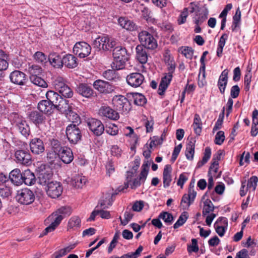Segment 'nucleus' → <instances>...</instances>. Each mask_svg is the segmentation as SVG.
Instances as JSON below:
<instances>
[{
	"mask_svg": "<svg viewBox=\"0 0 258 258\" xmlns=\"http://www.w3.org/2000/svg\"><path fill=\"white\" fill-rule=\"evenodd\" d=\"M110 152L112 155L116 157L121 156L122 150L117 145H113L110 148Z\"/></svg>",
	"mask_w": 258,
	"mask_h": 258,
	"instance_id": "774afa93",
	"label": "nucleus"
},
{
	"mask_svg": "<svg viewBox=\"0 0 258 258\" xmlns=\"http://www.w3.org/2000/svg\"><path fill=\"white\" fill-rule=\"evenodd\" d=\"M76 91L82 96L89 98L94 94V91L91 86L87 84L81 83L76 88Z\"/></svg>",
	"mask_w": 258,
	"mask_h": 258,
	"instance_id": "aec40b11",
	"label": "nucleus"
},
{
	"mask_svg": "<svg viewBox=\"0 0 258 258\" xmlns=\"http://www.w3.org/2000/svg\"><path fill=\"white\" fill-rule=\"evenodd\" d=\"M118 23L121 27L128 31H133L137 29V26L133 21L124 17L119 18Z\"/></svg>",
	"mask_w": 258,
	"mask_h": 258,
	"instance_id": "c85d7f7f",
	"label": "nucleus"
},
{
	"mask_svg": "<svg viewBox=\"0 0 258 258\" xmlns=\"http://www.w3.org/2000/svg\"><path fill=\"white\" fill-rule=\"evenodd\" d=\"M145 80L144 76L139 73H133L126 76V82L131 87L137 88L140 87Z\"/></svg>",
	"mask_w": 258,
	"mask_h": 258,
	"instance_id": "ddd939ff",
	"label": "nucleus"
},
{
	"mask_svg": "<svg viewBox=\"0 0 258 258\" xmlns=\"http://www.w3.org/2000/svg\"><path fill=\"white\" fill-rule=\"evenodd\" d=\"M34 57L36 61L42 64H45L47 61V56L40 51L36 52L34 55Z\"/></svg>",
	"mask_w": 258,
	"mask_h": 258,
	"instance_id": "6e6d98bb",
	"label": "nucleus"
},
{
	"mask_svg": "<svg viewBox=\"0 0 258 258\" xmlns=\"http://www.w3.org/2000/svg\"><path fill=\"white\" fill-rule=\"evenodd\" d=\"M99 113L102 115L112 120H117L119 117L116 111L108 106H102L99 110Z\"/></svg>",
	"mask_w": 258,
	"mask_h": 258,
	"instance_id": "a878e982",
	"label": "nucleus"
},
{
	"mask_svg": "<svg viewBox=\"0 0 258 258\" xmlns=\"http://www.w3.org/2000/svg\"><path fill=\"white\" fill-rule=\"evenodd\" d=\"M105 131L110 135L115 136L118 134V129L117 126L113 124L106 127Z\"/></svg>",
	"mask_w": 258,
	"mask_h": 258,
	"instance_id": "338daca9",
	"label": "nucleus"
},
{
	"mask_svg": "<svg viewBox=\"0 0 258 258\" xmlns=\"http://www.w3.org/2000/svg\"><path fill=\"white\" fill-rule=\"evenodd\" d=\"M229 71L225 69L221 74L217 83V86L219 89L220 92L224 94L225 89L228 83Z\"/></svg>",
	"mask_w": 258,
	"mask_h": 258,
	"instance_id": "412c9836",
	"label": "nucleus"
},
{
	"mask_svg": "<svg viewBox=\"0 0 258 258\" xmlns=\"http://www.w3.org/2000/svg\"><path fill=\"white\" fill-rule=\"evenodd\" d=\"M187 217V213L186 212L182 213L177 221L174 224V228L176 229L182 226L186 222Z\"/></svg>",
	"mask_w": 258,
	"mask_h": 258,
	"instance_id": "4d7b16f0",
	"label": "nucleus"
},
{
	"mask_svg": "<svg viewBox=\"0 0 258 258\" xmlns=\"http://www.w3.org/2000/svg\"><path fill=\"white\" fill-rule=\"evenodd\" d=\"M9 178L11 182L15 185H20L23 183L22 173L18 168L13 170L10 173Z\"/></svg>",
	"mask_w": 258,
	"mask_h": 258,
	"instance_id": "393cba45",
	"label": "nucleus"
},
{
	"mask_svg": "<svg viewBox=\"0 0 258 258\" xmlns=\"http://www.w3.org/2000/svg\"><path fill=\"white\" fill-rule=\"evenodd\" d=\"M192 127L195 133L197 135H200L202 129V122L200 115L198 114L195 115Z\"/></svg>",
	"mask_w": 258,
	"mask_h": 258,
	"instance_id": "58836bf2",
	"label": "nucleus"
},
{
	"mask_svg": "<svg viewBox=\"0 0 258 258\" xmlns=\"http://www.w3.org/2000/svg\"><path fill=\"white\" fill-rule=\"evenodd\" d=\"M80 123L72 122L66 128V135L71 144H76L82 138L81 130L78 126Z\"/></svg>",
	"mask_w": 258,
	"mask_h": 258,
	"instance_id": "7ed1b4c3",
	"label": "nucleus"
},
{
	"mask_svg": "<svg viewBox=\"0 0 258 258\" xmlns=\"http://www.w3.org/2000/svg\"><path fill=\"white\" fill-rule=\"evenodd\" d=\"M143 249V246H140L135 252H129L122 255V258H138L140 255Z\"/></svg>",
	"mask_w": 258,
	"mask_h": 258,
	"instance_id": "13d9d810",
	"label": "nucleus"
},
{
	"mask_svg": "<svg viewBox=\"0 0 258 258\" xmlns=\"http://www.w3.org/2000/svg\"><path fill=\"white\" fill-rule=\"evenodd\" d=\"M15 157L17 163L26 165L31 164V156L27 151L18 150L15 152Z\"/></svg>",
	"mask_w": 258,
	"mask_h": 258,
	"instance_id": "4468645a",
	"label": "nucleus"
},
{
	"mask_svg": "<svg viewBox=\"0 0 258 258\" xmlns=\"http://www.w3.org/2000/svg\"><path fill=\"white\" fill-rule=\"evenodd\" d=\"M29 146L32 153L36 155H39L43 153L45 150L43 141L38 138L32 139L30 142Z\"/></svg>",
	"mask_w": 258,
	"mask_h": 258,
	"instance_id": "dca6fc26",
	"label": "nucleus"
},
{
	"mask_svg": "<svg viewBox=\"0 0 258 258\" xmlns=\"http://www.w3.org/2000/svg\"><path fill=\"white\" fill-rule=\"evenodd\" d=\"M159 218L162 219L167 225L171 224L174 220L172 215L167 212H161Z\"/></svg>",
	"mask_w": 258,
	"mask_h": 258,
	"instance_id": "3c124183",
	"label": "nucleus"
},
{
	"mask_svg": "<svg viewBox=\"0 0 258 258\" xmlns=\"http://www.w3.org/2000/svg\"><path fill=\"white\" fill-rule=\"evenodd\" d=\"M86 182L87 179L85 176L77 175L73 177L72 184L77 188H82Z\"/></svg>",
	"mask_w": 258,
	"mask_h": 258,
	"instance_id": "a19ab883",
	"label": "nucleus"
},
{
	"mask_svg": "<svg viewBox=\"0 0 258 258\" xmlns=\"http://www.w3.org/2000/svg\"><path fill=\"white\" fill-rule=\"evenodd\" d=\"M16 199L22 205H29L34 202L35 196L32 190L24 188L17 191Z\"/></svg>",
	"mask_w": 258,
	"mask_h": 258,
	"instance_id": "f03ea898",
	"label": "nucleus"
},
{
	"mask_svg": "<svg viewBox=\"0 0 258 258\" xmlns=\"http://www.w3.org/2000/svg\"><path fill=\"white\" fill-rule=\"evenodd\" d=\"M87 124L89 129L96 136L101 135L104 131V126L102 122L95 118L89 119Z\"/></svg>",
	"mask_w": 258,
	"mask_h": 258,
	"instance_id": "f8f14e48",
	"label": "nucleus"
},
{
	"mask_svg": "<svg viewBox=\"0 0 258 258\" xmlns=\"http://www.w3.org/2000/svg\"><path fill=\"white\" fill-rule=\"evenodd\" d=\"M50 145L55 153H58L63 148L60 145L59 142L56 139H52L50 141Z\"/></svg>",
	"mask_w": 258,
	"mask_h": 258,
	"instance_id": "680f3d73",
	"label": "nucleus"
},
{
	"mask_svg": "<svg viewBox=\"0 0 258 258\" xmlns=\"http://www.w3.org/2000/svg\"><path fill=\"white\" fill-rule=\"evenodd\" d=\"M19 131L22 135L27 137L29 135L30 129L29 126L25 121H21L18 124Z\"/></svg>",
	"mask_w": 258,
	"mask_h": 258,
	"instance_id": "8fccbe9b",
	"label": "nucleus"
},
{
	"mask_svg": "<svg viewBox=\"0 0 258 258\" xmlns=\"http://www.w3.org/2000/svg\"><path fill=\"white\" fill-rule=\"evenodd\" d=\"M29 118L35 124H42L45 119V116L37 111L31 112L29 114Z\"/></svg>",
	"mask_w": 258,
	"mask_h": 258,
	"instance_id": "72a5a7b5",
	"label": "nucleus"
},
{
	"mask_svg": "<svg viewBox=\"0 0 258 258\" xmlns=\"http://www.w3.org/2000/svg\"><path fill=\"white\" fill-rule=\"evenodd\" d=\"M72 213L71 208L69 206H62L57 209L55 212V215L61 216L62 218L69 216Z\"/></svg>",
	"mask_w": 258,
	"mask_h": 258,
	"instance_id": "37998d69",
	"label": "nucleus"
},
{
	"mask_svg": "<svg viewBox=\"0 0 258 258\" xmlns=\"http://www.w3.org/2000/svg\"><path fill=\"white\" fill-rule=\"evenodd\" d=\"M112 104L116 110L126 112L129 109L128 100L124 96L116 95L112 99Z\"/></svg>",
	"mask_w": 258,
	"mask_h": 258,
	"instance_id": "9d476101",
	"label": "nucleus"
},
{
	"mask_svg": "<svg viewBox=\"0 0 258 258\" xmlns=\"http://www.w3.org/2000/svg\"><path fill=\"white\" fill-rule=\"evenodd\" d=\"M57 154L61 161L66 164L70 163L74 159L73 152L70 148L63 147Z\"/></svg>",
	"mask_w": 258,
	"mask_h": 258,
	"instance_id": "4be33fe9",
	"label": "nucleus"
},
{
	"mask_svg": "<svg viewBox=\"0 0 258 258\" xmlns=\"http://www.w3.org/2000/svg\"><path fill=\"white\" fill-rule=\"evenodd\" d=\"M94 88L102 93H110L114 91V87L108 82L97 80L93 83Z\"/></svg>",
	"mask_w": 258,
	"mask_h": 258,
	"instance_id": "2eb2a0df",
	"label": "nucleus"
},
{
	"mask_svg": "<svg viewBox=\"0 0 258 258\" xmlns=\"http://www.w3.org/2000/svg\"><path fill=\"white\" fill-rule=\"evenodd\" d=\"M178 52L187 59H191L192 58L194 50L190 47L182 46L178 49Z\"/></svg>",
	"mask_w": 258,
	"mask_h": 258,
	"instance_id": "c03bdc74",
	"label": "nucleus"
},
{
	"mask_svg": "<svg viewBox=\"0 0 258 258\" xmlns=\"http://www.w3.org/2000/svg\"><path fill=\"white\" fill-rule=\"evenodd\" d=\"M30 79L31 82L35 85L42 88H46L47 87V84L45 81L38 76H30Z\"/></svg>",
	"mask_w": 258,
	"mask_h": 258,
	"instance_id": "09e8293b",
	"label": "nucleus"
},
{
	"mask_svg": "<svg viewBox=\"0 0 258 258\" xmlns=\"http://www.w3.org/2000/svg\"><path fill=\"white\" fill-rule=\"evenodd\" d=\"M252 123L250 131V134L252 137H255L258 134V110L255 109L252 114Z\"/></svg>",
	"mask_w": 258,
	"mask_h": 258,
	"instance_id": "e433bc0d",
	"label": "nucleus"
},
{
	"mask_svg": "<svg viewBox=\"0 0 258 258\" xmlns=\"http://www.w3.org/2000/svg\"><path fill=\"white\" fill-rule=\"evenodd\" d=\"M91 46L85 42H79L76 43L73 48V52L81 58L88 56L91 52Z\"/></svg>",
	"mask_w": 258,
	"mask_h": 258,
	"instance_id": "1a4fd4ad",
	"label": "nucleus"
},
{
	"mask_svg": "<svg viewBox=\"0 0 258 258\" xmlns=\"http://www.w3.org/2000/svg\"><path fill=\"white\" fill-rule=\"evenodd\" d=\"M172 167L170 165H166L163 172V183L164 188H167L170 185L172 181Z\"/></svg>",
	"mask_w": 258,
	"mask_h": 258,
	"instance_id": "bb28decb",
	"label": "nucleus"
},
{
	"mask_svg": "<svg viewBox=\"0 0 258 258\" xmlns=\"http://www.w3.org/2000/svg\"><path fill=\"white\" fill-rule=\"evenodd\" d=\"M214 207L213 203L210 200H206L204 202V207L203 209V215L204 216L209 214L214 210Z\"/></svg>",
	"mask_w": 258,
	"mask_h": 258,
	"instance_id": "603ef678",
	"label": "nucleus"
},
{
	"mask_svg": "<svg viewBox=\"0 0 258 258\" xmlns=\"http://www.w3.org/2000/svg\"><path fill=\"white\" fill-rule=\"evenodd\" d=\"M62 190V185L57 181H51L47 185V194L53 199L59 197L61 195Z\"/></svg>",
	"mask_w": 258,
	"mask_h": 258,
	"instance_id": "6e6552de",
	"label": "nucleus"
},
{
	"mask_svg": "<svg viewBox=\"0 0 258 258\" xmlns=\"http://www.w3.org/2000/svg\"><path fill=\"white\" fill-rule=\"evenodd\" d=\"M112 55L113 68L117 70L123 69L130 57V54L127 52L126 49L121 46L115 47L113 49Z\"/></svg>",
	"mask_w": 258,
	"mask_h": 258,
	"instance_id": "f257e3e1",
	"label": "nucleus"
},
{
	"mask_svg": "<svg viewBox=\"0 0 258 258\" xmlns=\"http://www.w3.org/2000/svg\"><path fill=\"white\" fill-rule=\"evenodd\" d=\"M172 77V75H169L166 73L165 76L161 79L158 88V93L159 95H162L164 94L170 84Z\"/></svg>",
	"mask_w": 258,
	"mask_h": 258,
	"instance_id": "c756f323",
	"label": "nucleus"
},
{
	"mask_svg": "<svg viewBox=\"0 0 258 258\" xmlns=\"http://www.w3.org/2000/svg\"><path fill=\"white\" fill-rule=\"evenodd\" d=\"M76 246V244H71L69 245L60 249L59 251L55 252L52 256V258H60L69 252H71V250L74 249Z\"/></svg>",
	"mask_w": 258,
	"mask_h": 258,
	"instance_id": "4c0bfd02",
	"label": "nucleus"
},
{
	"mask_svg": "<svg viewBox=\"0 0 258 258\" xmlns=\"http://www.w3.org/2000/svg\"><path fill=\"white\" fill-rule=\"evenodd\" d=\"M147 49L139 45H138L136 48V58L141 63L144 64L147 62L148 58Z\"/></svg>",
	"mask_w": 258,
	"mask_h": 258,
	"instance_id": "b1692460",
	"label": "nucleus"
},
{
	"mask_svg": "<svg viewBox=\"0 0 258 258\" xmlns=\"http://www.w3.org/2000/svg\"><path fill=\"white\" fill-rule=\"evenodd\" d=\"M30 76H36L41 74L42 72V68L36 64H28L27 69Z\"/></svg>",
	"mask_w": 258,
	"mask_h": 258,
	"instance_id": "a18cd8bd",
	"label": "nucleus"
},
{
	"mask_svg": "<svg viewBox=\"0 0 258 258\" xmlns=\"http://www.w3.org/2000/svg\"><path fill=\"white\" fill-rule=\"evenodd\" d=\"M220 158V154L217 155L216 156H214L212 159V162L210 167L209 170V174H211V176L218 177L220 175L217 176L216 173L218 170L219 161Z\"/></svg>",
	"mask_w": 258,
	"mask_h": 258,
	"instance_id": "c9c22d12",
	"label": "nucleus"
},
{
	"mask_svg": "<svg viewBox=\"0 0 258 258\" xmlns=\"http://www.w3.org/2000/svg\"><path fill=\"white\" fill-rule=\"evenodd\" d=\"M10 79L11 81L15 84L23 85L26 82V75L22 72L16 70L10 74Z\"/></svg>",
	"mask_w": 258,
	"mask_h": 258,
	"instance_id": "f3484780",
	"label": "nucleus"
},
{
	"mask_svg": "<svg viewBox=\"0 0 258 258\" xmlns=\"http://www.w3.org/2000/svg\"><path fill=\"white\" fill-rule=\"evenodd\" d=\"M103 76L109 81L116 80L119 78L115 71L112 70H108L104 71L103 73Z\"/></svg>",
	"mask_w": 258,
	"mask_h": 258,
	"instance_id": "864d4df0",
	"label": "nucleus"
},
{
	"mask_svg": "<svg viewBox=\"0 0 258 258\" xmlns=\"http://www.w3.org/2000/svg\"><path fill=\"white\" fill-rule=\"evenodd\" d=\"M150 165V162L149 160L144 161L143 164L142 166L141 175L143 178L147 177L149 169V165Z\"/></svg>",
	"mask_w": 258,
	"mask_h": 258,
	"instance_id": "e2e57ef3",
	"label": "nucleus"
},
{
	"mask_svg": "<svg viewBox=\"0 0 258 258\" xmlns=\"http://www.w3.org/2000/svg\"><path fill=\"white\" fill-rule=\"evenodd\" d=\"M225 140L224 133L223 131H219L216 135L215 143L221 145Z\"/></svg>",
	"mask_w": 258,
	"mask_h": 258,
	"instance_id": "0e129e2a",
	"label": "nucleus"
},
{
	"mask_svg": "<svg viewBox=\"0 0 258 258\" xmlns=\"http://www.w3.org/2000/svg\"><path fill=\"white\" fill-rule=\"evenodd\" d=\"M195 144L191 141L187 145L185 154L187 159L192 160L195 153Z\"/></svg>",
	"mask_w": 258,
	"mask_h": 258,
	"instance_id": "de8ad7c7",
	"label": "nucleus"
},
{
	"mask_svg": "<svg viewBox=\"0 0 258 258\" xmlns=\"http://www.w3.org/2000/svg\"><path fill=\"white\" fill-rule=\"evenodd\" d=\"M52 173L50 170H41L39 172L38 179L41 184L45 185L49 183V180L51 179Z\"/></svg>",
	"mask_w": 258,
	"mask_h": 258,
	"instance_id": "473e14b6",
	"label": "nucleus"
},
{
	"mask_svg": "<svg viewBox=\"0 0 258 258\" xmlns=\"http://www.w3.org/2000/svg\"><path fill=\"white\" fill-rule=\"evenodd\" d=\"M50 64L55 68L60 69L62 67V57L56 53H51L48 58Z\"/></svg>",
	"mask_w": 258,
	"mask_h": 258,
	"instance_id": "7c9ffc66",
	"label": "nucleus"
},
{
	"mask_svg": "<svg viewBox=\"0 0 258 258\" xmlns=\"http://www.w3.org/2000/svg\"><path fill=\"white\" fill-rule=\"evenodd\" d=\"M206 64H201L200 68V72L198 75V85L200 87L202 88L205 86L206 83Z\"/></svg>",
	"mask_w": 258,
	"mask_h": 258,
	"instance_id": "79ce46f5",
	"label": "nucleus"
},
{
	"mask_svg": "<svg viewBox=\"0 0 258 258\" xmlns=\"http://www.w3.org/2000/svg\"><path fill=\"white\" fill-rule=\"evenodd\" d=\"M53 85L55 89L63 97L71 98L73 96V92L72 90L65 84L62 78H56L53 81Z\"/></svg>",
	"mask_w": 258,
	"mask_h": 258,
	"instance_id": "0eeeda50",
	"label": "nucleus"
},
{
	"mask_svg": "<svg viewBox=\"0 0 258 258\" xmlns=\"http://www.w3.org/2000/svg\"><path fill=\"white\" fill-rule=\"evenodd\" d=\"M257 181V177L256 176H253L248 180L246 185H247V188L249 190L251 189L252 191H254L256 189Z\"/></svg>",
	"mask_w": 258,
	"mask_h": 258,
	"instance_id": "bf43d9fd",
	"label": "nucleus"
},
{
	"mask_svg": "<svg viewBox=\"0 0 258 258\" xmlns=\"http://www.w3.org/2000/svg\"><path fill=\"white\" fill-rule=\"evenodd\" d=\"M192 203L190 198L187 194H184L181 199L180 205L183 209H188Z\"/></svg>",
	"mask_w": 258,
	"mask_h": 258,
	"instance_id": "052dcab7",
	"label": "nucleus"
},
{
	"mask_svg": "<svg viewBox=\"0 0 258 258\" xmlns=\"http://www.w3.org/2000/svg\"><path fill=\"white\" fill-rule=\"evenodd\" d=\"M55 108L67 115L70 114V116L72 115V122H76L77 123H80L81 122V118L79 116L77 113L72 111V108L69 104L68 100L61 98V99L59 100V102L57 103V106H56Z\"/></svg>",
	"mask_w": 258,
	"mask_h": 258,
	"instance_id": "423d86ee",
	"label": "nucleus"
},
{
	"mask_svg": "<svg viewBox=\"0 0 258 258\" xmlns=\"http://www.w3.org/2000/svg\"><path fill=\"white\" fill-rule=\"evenodd\" d=\"M49 218L53 219V221H52L50 225H49L44 229L43 232V234H40L39 237H41L44 235H46L49 232H51L54 231L55 228L59 225L62 220L63 219L61 216L55 215L54 213H53L50 216H49Z\"/></svg>",
	"mask_w": 258,
	"mask_h": 258,
	"instance_id": "a211bd4d",
	"label": "nucleus"
},
{
	"mask_svg": "<svg viewBox=\"0 0 258 258\" xmlns=\"http://www.w3.org/2000/svg\"><path fill=\"white\" fill-rule=\"evenodd\" d=\"M133 216L134 215L132 213L126 211L124 214V219L122 220L121 217H120L119 219L120 220L121 224L123 225H125L132 219Z\"/></svg>",
	"mask_w": 258,
	"mask_h": 258,
	"instance_id": "69168bd1",
	"label": "nucleus"
},
{
	"mask_svg": "<svg viewBox=\"0 0 258 258\" xmlns=\"http://www.w3.org/2000/svg\"><path fill=\"white\" fill-rule=\"evenodd\" d=\"M133 172L128 171L127 172V181L124 183V188H127L129 185L132 189H136L137 187L140 186L141 183H144L147 177L143 178L141 175V173L140 174L139 178H136L134 179L133 181H131V178L133 176ZM124 188H119V191H122Z\"/></svg>",
	"mask_w": 258,
	"mask_h": 258,
	"instance_id": "9b49d317",
	"label": "nucleus"
},
{
	"mask_svg": "<svg viewBox=\"0 0 258 258\" xmlns=\"http://www.w3.org/2000/svg\"><path fill=\"white\" fill-rule=\"evenodd\" d=\"M78 64V59L74 55L68 54L62 57V66L70 69L75 68Z\"/></svg>",
	"mask_w": 258,
	"mask_h": 258,
	"instance_id": "cd10ccee",
	"label": "nucleus"
},
{
	"mask_svg": "<svg viewBox=\"0 0 258 258\" xmlns=\"http://www.w3.org/2000/svg\"><path fill=\"white\" fill-rule=\"evenodd\" d=\"M23 182L28 185H31L35 182V176L34 174L29 169L25 170L22 173Z\"/></svg>",
	"mask_w": 258,
	"mask_h": 258,
	"instance_id": "f704fd0d",
	"label": "nucleus"
},
{
	"mask_svg": "<svg viewBox=\"0 0 258 258\" xmlns=\"http://www.w3.org/2000/svg\"><path fill=\"white\" fill-rule=\"evenodd\" d=\"M46 97L47 100L50 102L54 107L57 106V103L59 102V100L62 98L61 96L58 93L52 90H49L46 92Z\"/></svg>",
	"mask_w": 258,
	"mask_h": 258,
	"instance_id": "2f4dec72",
	"label": "nucleus"
},
{
	"mask_svg": "<svg viewBox=\"0 0 258 258\" xmlns=\"http://www.w3.org/2000/svg\"><path fill=\"white\" fill-rule=\"evenodd\" d=\"M139 40L141 46L148 49L153 50L157 48L158 45L156 40L153 35L147 31H142L138 34Z\"/></svg>",
	"mask_w": 258,
	"mask_h": 258,
	"instance_id": "39448f33",
	"label": "nucleus"
},
{
	"mask_svg": "<svg viewBox=\"0 0 258 258\" xmlns=\"http://www.w3.org/2000/svg\"><path fill=\"white\" fill-rule=\"evenodd\" d=\"M132 97L135 104L138 106H143L146 104L147 99L144 95L139 93H132Z\"/></svg>",
	"mask_w": 258,
	"mask_h": 258,
	"instance_id": "ea45409f",
	"label": "nucleus"
},
{
	"mask_svg": "<svg viewBox=\"0 0 258 258\" xmlns=\"http://www.w3.org/2000/svg\"><path fill=\"white\" fill-rule=\"evenodd\" d=\"M228 225V220L226 218L220 217L214 224L216 231L220 236L224 235Z\"/></svg>",
	"mask_w": 258,
	"mask_h": 258,
	"instance_id": "6ab92c4d",
	"label": "nucleus"
},
{
	"mask_svg": "<svg viewBox=\"0 0 258 258\" xmlns=\"http://www.w3.org/2000/svg\"><path fill=\"white\" fill-rule=\"evenodd\" d=\"M81 226V219L77 216L72 217L68 222V228L76 230Z\"/></svg>",
	"mask_w": 258,
	"mask_h": 258,
	"instance_id": "49530a36",
	"label": "nucleus"
},
{
	"mask_svg": "<svg viewBox=\"0 0 258 258\" xmlns=\"http://www.w3.org/2000/svg\"><path fill=\"white\" fill-rule=\"evenodd\" d=\"M211 155V150L210 148L208 147H206L205 150L204 157H203L202 161L198 162V166L200 167L206 163L210 158Z\"/></svg>",
	"mask_w": 258,
	"mask_h": 258,
	"instance_id": "5fc2aeb1",
	"label": "nucleus"
},
{
	"mask_svg": "<svg viewBox=\"0 0 258 258\" xmlns=\"http://www.w3.org/2000/svg\"><path fill=\"white\" fill-rule=\"evenodd\" d=\"M37 108L41 112L48 115L52 113L55 109L54 106L47 100L40 101L38 103Z\"/></svg>",
	"mask_w": 258,
	"mask_h": 258,
	"instance_id": "5701e85b",
	"label": "nucleus"
},
{
	"mask_svg": "<svg viewBox=\"0 0 258 258\" xmlns=\"http://www.w3.org/2000/svg\"><path fill=\"white\" fill-rule=\"evenodd\" d=\"M116 44V41L108 36L99 37L94 40L93 43L94 47L105 51L109 50L113 48Z\"/></svg>",
	"mask_w": 258,
	"mask_h": 258,
	"instance_id": "20e7f679",
	"label": "nucleus"
}]
</instances>
